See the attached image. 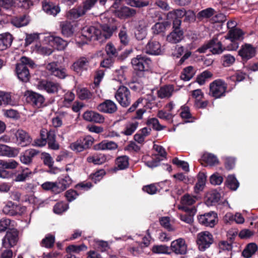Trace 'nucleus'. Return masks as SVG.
<instances>
[{"label":"nucleus","instance_id":"28","mask_svg":"<svg viewBox=\"0 0 258 258\" xmlns=\"http://www.w3.org/2000/svg\"><path fill=\"white\" fill-rule=\"evenodd\" d=\"M13 37L9 33L0 34V51L6 50L12 43Z\"/></svg>","mask_w":258,"mask_h":258},{"label":"nucleus","instance_id":"9","mask_svg":"<svg viewBox=\"0 0 258 258\" xmlns=\"http://www.w3.org/2000/svg\"><path fill=\"white\" fill-rule=\"evenodd\" d=\"M94 141V138L90 136L80 137L76 142L71 144L70 148L74 151L81 152L90 148Z\"/></svg>","mask_w":258,"mask_h":258},{"label":"nucleus","instance_id":"48","mask_svg":"<svg viewBox=\"0 0 258 258\" xmlns=\"http://www.w3.org/2000/svg\"><path fill=\"white\" fill-rule=\"evenodd\" d=\"M144 101H145V104L147 103L146 100L143 97H140L136 101L132 106L127 109V113L133 112L136 110L138 107H145V105L144 103Z\"/></svg>","mask_w":258,"mask_h":258},{"label":"nucleus","instance_id":"35","mask_svg":"<svg viewBox=\"0 0 258 258\" xmlns=\"http://www.w3.org/2000/svg\"><path fill=\"white\" fill-rule=\"evenodd\" d=\"M257 250V246L255 243L248 244L242 252V255L245 258H250Z\"/></svg>","mask_w":258,"mask_h":258},{"label":"nucleus","instance_id":"63","mask_svg":"<svg viewBox=\"0 0 258 258\" xmlns=\"http://www.w3.org/2000/svg\"><path fill=\"white\" fill-rule=\"evenodd\" d=\"M160 223L161 225L168 231H173L174 229L172 227L170 223V219L168 217H163L160 219Z\"/></svg>","mask_w":258,"mask_h":258},{"label":"nucleus","instance_id":"60","mask_svg":"<svg viewBox=\"0 0 258 258\" xmlns=\"http://www.w3.org/2000/svg\"><path fill=\"white\" fill-rule=\"evenodd\" d=\"M105 174V171L104 169H100L94 173H92L90 177V178L95 183L99 181L103 177V175Z\"/></svg>","mask_w":258,"mask_h":258},{"label":"nucleus","instance_id":"22","mask_svg":"<svg viewBox=\"0 0 258 258\" xmlns=\"http://www.w3.org/2000/svg\"><path fill=\"white\" fill-rule=\"evenodd\" d=\"M83 118L86 121L94 123H101L104 121V116L97 112L87 110L83 114Z\"/></svg>","mask_w":258,"mask_h":258},{"label":"nucleus","instance_id":"14","mask_svg":"<svg viewBox=\"0 0 258 258\" xmlns=\"http://www.w3.org/2000/svg\"><path fill=\"white\" fill-rule=\"evenodd\" d=\"M44 100V97L42 95L32 91L28 92L26 101L33 107L38 108L43 106Z\"/></svg>","mask_w":258,"mask_h":258},{"label":"nucleus","instance_id":"6","mask_svg":"<svg viewBox=\"0 0 258 258\" xmlns=\"http://www.w3.org/2000/svg\"><path fill=\"white\" fill-rule=\"evenodd\" d=\"M238 54L240 56L241 61L245 63L248 60L255 56L256 48L252 44L245 43L240 47L238 51Z\"/></svg>","mask_w":258,"mask_h":258},{"label":"nucleus","instance_id":"38","mask_svg":"<svg viewBox=\"0 0 258 258\" xmlns=\"http://www.w3.org/2000/svg\"><path fill=\"white\" fill-rule=\"evenodd\" d=\"M115 164L119 169H125L129 166V157L126 155L118 157L115 160Z\"/></svg>","mask_w":258,"mask_h":258},{"label":"nucleus","instance_id":"58","mask_svg":"<svg viewBox=\"0 0 258 258\" xmlns=\"http://www.w3.org/2000/svg\"><path fill=\"white\" fill-rule=\"evenodd\" d=\"M186 11L184 9H182L175 10L173 12H170L168 16H169V15H171L173 18V20H175L176 19L181 20V19L184 17Z\"/></svg>","mask_w":258,"mask_h":258},{"label":"nucleus","instance_id":"8","mask_svg":"<svg viewBox=\"0 0 258 258\" xmlns=\"http://www.w3.org/2000/svg\"><path fill=\"white\" fill-rule=\"evenodd\" d=\"M101 31L99 29L94 26H86L82 30V37L85 38L86 41H82V43H87V41L100 40Z\"/></svg>","mask_w":258,"mask_h":258},{"label":"nucleus","instance_id":"17","mask_svg":"<svg viewBox=\"0 0 258 258\" xmlns=\"http://www.w3.org/2000/svg\"><path fill=\"white\" fill-rule=\"evenodd\" d=\"M25 209V207H22L12 202H8L3 208V212L6 215L16 216L21 215Z\"/></svg>","mask_w":258,"mask_h":258},{"label":"nucleus","instance_id":"61","mask_svg":"<svg viewBox=\"0 0 258 258\" xmlns=\"http://www.w3.org/2000/svg\"><path fill=\"white\" fill-rule=\"evenodd\" d=\"M172 163L178 167H181L184 171H189V165L187 162L180 160L178 158L175 157L172 159Z\"/></svg>","mask_w":258,"mask_h":258},{"label":"nucleus","instance_id":"23","mask_svg":"<svg viewBox=\"0 0 258 258\" xmlns=\"http://www.w3.org/2000/svg\"><path fill=\"white\" fill-rule=\"evenodd\" d=\"M201 163L204 166H214L219 164L217 157L212 153H204L200 159Z\"/></svg>","mask_w":258,"mask_h":258},{"label":"nucleus","instance_id":"52","mask_svg":"<svg viewBox=\"0 0 258 258\" xmlns=\"http://www.w3.org/2000/svg\"><path fill=\"white\" fill-rule=\"evenodd\" d=\"M138 125L139 122L137 121L130 123L126 125L125 130L122 132V133L126 136H130L134 133Z\"/></svg>","mask_w":258,"mask_h":258},{"label":"nucleus","instance_id":"5","mask_svg":"<svg viewBox=\"0 0 258 258\" xmlns=\"http://www.w3.org/2000/svg\"><path fill=\"white\" fill-rule=\"evenodd\" d=\"M213 242V235L209 231H202L197 235L196 243L200 251H205L211 246Z\"/></svg>","mask_w":258,"mask_h":258},{"label":"nucleus","instance_id":"1","mask_svg":"<svg viewBox=\"0 0 258 258\" xmlns=\"http://www.w3.org/2000/svg\"><path fill=\"white\" fill-rule=\"evenodd\" d=\"M131 63L134 73L139 78L145 77V73L150 69L152 61L151 59L144 55H138L132 59Z\"/></svg>","mask_w":258,"mask_h":258},{"label":"nucleus","instance_id":"41","mask_svg":"<svg viewBox=\"0 0 258 258\" xmlns=\"http://www.w3.org/2000/svg\"><path fill=\"white\" fill-rule=\"evenodd\" d=\"M19 165V163L13 159L8 160H0V168L3 169H16Z\"/></svg>","mask_w":258,"mask_h":258},{"label":"nucleus","instance_id":"19","mask_svg":"<svg viewBox=\"0 0 258 258\" xmlns=\"http://www.w3.org/2000/svg\"><path fill=\"white\" fill-rule=\"evenodd\" d=\"M170 248L173 252L179 254H185L187 251L185 241L181 238L173 241L171 243Z\"/></svg>","mask_w":258,"mask_h":258},{"label":"nucleus","instance_id":"21","mask_svg":"<svg viewBox=\"0 0 258 258\" xmlns=\"http://www.w3.org/2000/svg\"><path fill=\"white\" fill-rule=\"evenodd\" d=\"M136 10L129 7L124 6L114 12V15L120 19L125 20L134 17L136 14Z\"/></svg>","mask_w":258,"mask_h":258},{"label":"nucleus","instance_id":"56","mask_svg":"<svg viewBox=\"0 0 258 258\" xmlns=\"http://www.w3.org/2000/svg\"><path fill=\"white\" fill-rule=\"evenodd\" d=\"M105 51L107 56H111L113 58H115L118 55V51L114 46L113 44L111 43L107 44L105 47Z\"/></svg>","mask_w":258,"mask_h":258},{"label":"nucleus","instance_id":"29","mask_svg":"<svg viewBox=\"0 0 258 258\" xmlns=\"http://www.w3.org/2000/svg\"><path fill=\"white\" fill-rule=\"evenodd\" d=\"M89 63V62L87 58L82 57L73 63L72 68L75 72L79 73L83 70H87Z\"/></svg>","mask_w":258,"mask_h":258},{"label":"nucleus","instance_id":"4","mask_svg":"<svg viewBox=\"0 0 258 258\" xmlns=\"http://www.w3.org/2000/svg\"><path fill=\"white\" fill-rule=\"evenodd\" d=\"M181 20H173L171 32L168 34L166 40L172 44L180 42L184 38V32L181 28Z\"/></svg>","mask_w":258,"mask_h":258},{"label":"nucleus","instance_id":"39","mask_svg":"<svg viewBox=\"0 0 258 258\" xmlns=\"http://www.w3.org/2000/svg\"><path fill=\"white\" fill-rule=\"evenodd\" d=\"M32 174V171L29 168H25L16 176L14 180L16 182H23L29 178Z\"/></svg>","mask_w":258,"mask_h":258},{"label":"nucleus","instance_id":"57","mask_svg":"<svg viewBox=\"0 0 258 258\" xmlns=\"http://www.w3.org/2000/svg\"><path fill=\"white\" fill-rule=\"evenodd\" d=\"M11 1L13 3V5H14V3L17 5L18 7L23 8L25 9L29 8L30 6L32 5V2L30 0H14V2L12 0H11ZM13 7V6H12L11 9H8V10H11Z\"/></svg>","mask_w":258,"mask_h":258},{"label":"nucleus","instance_id":"32","mask_svg":"<svg viewBox=\"0 0 258 258\" xmlns=\"http://www.w3.org/2000/svg\"><path fill=\"white\" fill-rule=\"evenodd\" d=\"M107 160L106 156L104 154H99L89 156L87 161L89 163H92L95 165H101L105 163Z\"/></svg>","mask_w":258,"mask_h":258},{"label":"nucleus","instance_id":"27","mask_svg":"<svg viewBox=\"0 0 258 258\" xmlns=\"http://www.w3.org/2000/svg\"><path fill=\"white\" fill-rule=\"evenodd\" d=\"M42 8L46 14L53 16H56L60 11V8L57 5L47 1L43 3Z\"/></svg>","mask_w":258,"mask_h":258},{"label":"nucleus","instance_id":"45","mask_svg":"<svg viewBox=\"0 0 258 258\" xmlns=\"http://www.w3.org/2000/svg\"><path fill=\"white\" fill-rule=\"evenodd\" d=\"M14 104V101L12 100L11 94L9 93L0 91V106L3 105Z\"/></svg>","mask_w":258,"mask_h":258},{"label":"nucleus","instance_id":"34","mask_svg":"<svg viewBox=\"0 0 258 258\" xmlns=\"http://www.w3.org/2000/svg\"><path fill=\"white\" fill-rule=\"evenodd\" d=\"M173 88L170 85H166L160 88L158 91V97L160 98H169L172 94Z\"/></svg>","mask_w":258,"mask_h":258},{"label":"nucleus","instance_id":"37","mask_svg":"<svg viewBox=\"0 0 258 258\" xmlns=\"http://www.w3.org/2000/svg\"><path fill=\"white\" fill-rule=\"evenodd\" d=\"M243 35L244 33L241 29L234 28L229 31L225 38L226 39L237 40L242 39Z\"/></svg>","mask_w":258,"mask_h":258},{"label":"nucleus","instance_id":"44","mask_svg":"<svg viewBox=\"0 0 258 258\" xmlns=\"http://www.w3.org/2000/svg\"><path fill=\"white\" fill-rule=\"evenodd\" d=\"M49 41L52 42L53 46L58 50H63L64 45L63 44V40L57 36H51L49 38Z\"/></svg>","mask_w":258,"mask_h":258},{"label":"nucleus","instance_id":"25","mask_svg":"<svg viewBox=\"0 0 258 258\" xmlns=\"http://www.w3.org/2000/svg\"><path fill=\"white\" fill-rule=\"evenodd\" d=\"M39 152L34 149L26 150L19 157L21 162L25 165H29L32 162L33 158L38 154Z\"/></svg>","mask_w":258,"mask_h":258},{"label":"nucleus","instance_id":"18","mask_svg":"<svg viewBox=\"0 0 258 258\" xmlns=\"http://www.w3.org/2000/svg\"><path fill=\"white\" fill-rule=\"evenodd\" d=\"M98 111L108 114H113L117 110L116 104L112 100L107 99L100 103L97 107Z\"/></svg>","mask_w":258,"mask_h":258},{"label":"nucleus","instance_id":"26","mask_svg":"<svg viewBox=\"0 0 258 258\" xmlns=\"http://www.w3.org/2000/svg\"><path fill=\"white\" fill-rule=\"evenodd\" d=\"M209 41V43L211 42L210 49L212 54H220L226 50V48L223 46L222 42L217 38L214 37Z\"/></svg>","mask_w":258,"mask_h":258},{"label":"nucleus","instance_id":"55","mask_svg":"<svg viewBox=\"0 0 258 258\" xmlns=\"http://www.w3.org/2000/svg\"><path fill=\"white\" fill-rule=\"evenodd\" d=\"M196 203V197L188 194L184 195L181 199V203L185 206H191Z\"/></svg>","mask_w":258,"mask_h":258},{"label":"nucleus","instance_id":"20","mask_svg":"<svg viewBox=\"0 0 258 258\" xmlns=\"http://www.w3.org/2000/svg\"><path fill=\"white\" fill-rule=\"evenodd\" d=\"M146 52L147 54L158 55L162 53V49L160 43L155 40L151 39L147 43L146 48Z\"/></svg>","mask_w":258,"mask_h":258},{"label":"nucleus","instance_id":"24","mask_svg":"<svg viewBox=\"0 0 258 258\" xmlns=\"http://www.w3.org/2000/svg\"><path fill=\"white\" fill-rule=\"evenodd\" d=\"M19 152V148L10 147L5 145L0 144V156L14 158L16 157Z\"/></svg>","mask_w":258,"mask_h":258},{"label":"nucleus","instance_id":"12","mask_svg":"<svg viewBox=\"0 0 258 258\" xmlns=\"http://www.w3.org/2000/svg\"><path fill=\"white\" fill-rule=\"evenodd\" d=\"M40 136L42 138L46 139L49 148L52 150H58L59 149V144L55 140L56 135L54 130L50 129L47 131L46 129L43 128L41 130Z\"/></svg>","mask_w":258,"mask_h":258},{"label":"nucleus","instance_id":"31","mask_svg":"<svg viewBox=\"0 0 258 258\" xmlns=\"http://www.w3.org/2000/svg\"><path fill=\"white\" fill-rule=\"evenodd\" d=\"M171 23L168 21L156 23L152 28L154 34L158 35L164 33L167 28L170 27Z\"/></svg>","mask_w":258,"mask_h":258},{"label":"nucleus","instance_id":"33","mask_svg":"<svg viewBox=\"0 0 258 258\" xmlns=\"http://www.w3.org/2000/svg\"><path fill=\"white\" fill-rule=\"evenodd\" d=\"M196 71L192 66H188L183 69L180 78L184 81H189L195 75Z\"/></svg>","mask_w":258,"mask_h":258},{"label":"nucleus","instance_id":"47","mask_svg":"<svg viewBox=\"0 0 258 258\" xmlns=\"http://www.w3.org/2000/svg\"><path fill=\"white\" fill-rule=\"evenodd\" d=\"M216 13L215 10L212 8H208L198 13L197 17L198 18H210L214 16Z\"/></svg>","mask_w":258,"mask_h":258},{"label":"nucleus","instance_id":"11","mask_svg":"<svg viewBox=\"0 0 258 258\" xmlns=\"http://www.w3.org/2000/svg\"><path fill=\"white\" fill-rule=\"evenodd\" d=\"M18 240V231L15 229L7 231L6 234L2 239L3 247L9 248L15 246Z\"/></svg>","mask_w":258,"mask_h":258},{"label":"nucleus","instance_id":"46","mask_svg":"<svg viewBox=\"0 0 258 258\" xmlns=\"http://www.w3.org/2000/svg\"><path fill=\"white\" fill-rule=\"evenodd\" d=\"M220 199V195L218 192H212L207 197L206 203L208 206H212L217 203Z\"/></svg>","mask_w":258,"mask_h":258},{"label":"nucleus","instance_id":"3","mask_svg":"<svg viewBox=\"0 0 258 258\" xmlns=\"http://www.w3.org/2000/svg\"><path fill=\"white\" fill-rule=\"evenodd\" d=\"M227 91V84L222 79H217L209 85V95L215 99H219L226 96Z\"/></svg>","mask_w":258,"mask_h":258},{"label":"nucleus","instance_id":"43","mask_svg":"<svg viewBox=\"0 0 258 258\" xmlns=\"http://www.w3.org/2000/svg\"><path fill=\"white\" fill-rule=\"evenodd\" d=\"M78 95L82 100H87L93 98V93L86 88L80 89L78 91Z\"/></svg>","mask_w":258,"mask_h":258},{"label":"nucleus","instance_id":"40","mask_svg":"<svg viewBox=\"0 0 258 258\" xmlns=\"http://www.w3.org/2000/svg\"><path fill=\"white\" fill-rule=\"evenodd\" d=\"M225 184L232 190H236L239 186V183L233 175H228Z\"/></svg>","mask_w":258,"mask_h":258},{"label":"nucleus","instance_id":"30","mask_svg":"<svg viewBox=\"0 0 258 258\" xmlns=\"http://www.w3.org/2000/svg\"><path fill=\"white\" fill-rule=\"evenodd\" d=\"M116 27H110L108 24H103L100 26L101 34L100 40H103V38L105 40L109 38L113 34V32L116 30Z\"/></svg>","mask_w":258,"mask_h":258},{"label":"nucleus","instance_id":"42","mask_svg":"<svg viewBox=\"0 0 258 258\" xmlns=\"http://www.w3.org/2000/svg\"><path fill=\"white\" fill-rule=\"evenodd\" d=\"M55 242V236L52 234H48L42 240L41 245L47 248H50L53 246Z\"/></svg>","mask_w":258,"mask_h":258},{"label":"nucleus","instance_id":"10","mask_svg":"<svg viewBox=\"0 0 258 258\" xmlns=\"http://www.w3.org/2000/svg\"><path fill=\"white\" fill-rule=\"evenodd\" d=\"M199 222L205 226L214 227L218 222V216L214 212H210L198 217Z\"/></svg>","mask_w":258,"mask_h":258},{"label":"nucleus","instance_id":"15","mask_svg":"<svg viewBox=\"0 0 258 258\" xmlns=\"http://www.w3.org/2000/svg\"><path fill=\"white\" fill-rule=\"evenodd\" d=\"M10 21L14 26L18 28L26 26L29 23L28 18L25 15H23L12 19H11L10 17L0 19V26H3V25L8 23Z\"/></svg>","mask_w":258,"mask_h":258},{"label":"nucleus","instance_id":"13","mask_svg":"<svg viewBox=\"0 0 258 258\" xmlns=\"http://www.w3.org/2000/svg\"><path fill=\"white\" fill-rule=\"evenodd\" d=\"M13 135L14 136V143L22 147L26 146L31 142V139L28 134L23 130H13Z\"/></svg>","mask_w":258,"mask_h":258},{"label":"nucleus","instance_id":"64","mask_svg":"<svg viewBox=\"0 0 258 258\" xmlns=\"http://www.w3.org/2000/svg\"><path fill=\"white\" fill-rule=\"evenodd\" d=\"M180 117L185 119H188L191 118V114L190 112L189 108L187 106L183 105L180 108Z\"/></svg>","mask_w":258,"mask_h":258},{"label":"nucleus","instance_id":"50","mask_svg":"<svg viewBox=\"0 0 258 258\" xmlns=\"http://www.w3.org/2000/svg\"><path fill=\"white\" fill-rule=\"evenodd\" d=\"M147 125L152 126V128L156 131H161L165 128V126L160 124L159 121L156 118H151L147 120L146 122Z\"/></svg>","mask_w":258,"mask_h":258},{"label":"nucleus","instance_id":"53","mask_svg":"<svg viewBox=\"0 0 258 258\" xmlns=\"http://www.w3.org/2000/svg\"><path fill=\"white\" fill-rule=\"evenodd\" d=\"M118 37L120 43L122 45L124 46L128 45L130 41V38L125 27H123L122 29L120 30L118 34Z\"/></svg>","mask_w":258,"mask_h":258},{"label":"nucleus","instance_id":"16","mask_svg":"<svg viewBox=\"0 0 258 258\" xmlns=\"http://www.w3.org/2000/svg\"><path fill=\"white\" fill-rule=\"evenodd\" d=\"M58 85L57 83L47 80H41L37 84L39 90L45 91L48 93H54L58 90Z\"/></svg>","mask_w":258,"mask_h":258},{"label":"nucleus","instance_id":"49","mask_svg":"<svg viewBox=\"0 0 258 258\" xmlns=\"http://www.w3.org/2000/svg\"><path fill=\"white\" fill-rule=\"evenodd\" d=\"M213 74L210 71L206 70L199 75L196 79V82L200 85L205 83L206 80L212 77Z\"/></svg>","mask_w":258,"mask_h":258},{"label":"nucleus","instance_id":"7","mask_svg":"<svg viewBox=\"0 0 258 258\" xmlns=\"http://www.w3.org/2000/svg\"><path fill=\"white\" fill-rule=\"evenodd\" d=\"M116 98L119 104L123 107L129 106L131 104V94L128 89L124 86H120L115 94Z\"/></svg>","mask_w":258,"mask_h":258},{"label":"nucleus","instance_id":"2","mask_svg":"<svg viewBox=\"0 0 258 258\" xmlns=\"http://www.w3.org/2000/svg\"><path fill=\"white\" fill-rule=\"evenodd\" d=\"M21 62L16 66L15 72L19 80L23 82H28L30 79V74L28 68H34L36 64L31 59L23 56L21 58Z\"/></svg>","mask_w":258,"mask_h":258},{"label":"nucleus","instance_id":"36","mask_svg":"<svg viewBox=\"0 0 258 258\" xmlns=\"http://www.w3.org/2000/svg\"><path fill=\"white\" fill-rule=\"evenodd\" d=\"M85 13L83 11L81 6H78L77 8H73L70 10L67 15L68 19H76L83 16Z\"/></svg>","mask_w":258,"mask_h":258},{"label":"nucleus","instance_id":"59","mask_svg":"<svg viewBox=\"0 0 258 258\" xmlns=\"http://www.w3.org/2000/svg\"><path fill=\"white\" fill-rule=\"evenodd\" d=\"M223 181V178L219 173L216 172L210 177V182L213 185H220Z\"/></svg>","mask_w":258,"mask_h":258},{"label":"nucleus","instance_id":"54","mask_svg":"<svg viewBox=\"0 0 258 258\" xmlns=\"http://www.w3.org/2000/svg\"><path fill=\"white\" fill-rule=\"evenodd\" d=\"M221 61L222 65L225 67H229L231 66L235 61L234 56L230 54H224L221 57Z\"/></svg>","mask_w":258,"mask_h":258},{"label":"nucleus","instance_id":"51","mask_svg":"<svg viewBox=\"0 0 258 258\" xmlns=\"http://www.w3.org/2000/svg\"><path fill=\"white\" fill-rule=\"evenodd\" d=\"M170 248L165 245H155L152 248V251L154 253L168 254Z\"/></svg>","mask_w":258,"mask_h":258},{"label":"nucleus","instance_id":"62","mask_svg":"<svg viewBox=\"0 0 258 258\" xmlns=\"http://www.w3.org/2000/svg\"><path fill=\"white\" fill-rule=\"evenodd\" d=\"M115 58L111 56H107V57L104 58L100 62V67L106 69L110 68L112 67L114 62Z\"/></svg>","mask_w":258,"mask_h":258}]
</instances>
